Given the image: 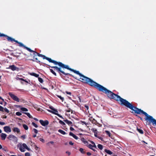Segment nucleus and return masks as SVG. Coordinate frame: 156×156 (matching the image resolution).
Here are the masks:
<instances>
[{"label": "nucleus", "mask_w": 156, "mask_h": 156, "mask_svg": "<svg viewBox=\"0 0 156 156\" xmlns=\"http://www.w3.org/2000/svg\"><path fill=\"white\" fill-rule=\"evenodd\" d=\"M50 72L52 73H53L55 76H56V73L52 69H50Z\"/></svg>", "instance_id": "33"}, {"label": "nucleus", "mask_w": 156, "mask_h": 156, "mask_svg": "<svg viewBox=\"0 0 156 156\" xmlns=\"http://www.w3.org/2000/svg\"><path fill=\"white\" fill-rule=\"evenodd\" d=\"M8 138L10 140H12V139H13L17 140V137L15 136L12 135H9Z\"/></svg>", "instance_id": "11"}, {"label": "nucleus", "mask_w": 156, "mask_h": 156, "mask_svg": "<svg viewBox=\"0 0 156 156\" xmlns=\"http://www.w3.org/2000/svg\"><path fill=\"white\" fill-rule=\"evenodd\" d=\"M104 151L109 155H111L113 154V153L111 151L106 149H105Z\"/></svg>", "instance_id": "19"}, {"label": "nucleus", "mask_w": 156, "mask_h": 156, "mask_svg": "<svg viewBox=\"0 0 156 156\" xmlns=\"http://www.w3.org/2000/svg\"><path fill=\"white\" fill-rule=\"evenodd\" d=\"M70 129L71 131H73L74 130V129L72 127H70Z\"/></svg>", "instance_id": "55"}, {"label": "nucleus", "mask_w": 156, "mask_h": 156, "mask_svg": "<svg viewBox=\"0 0 156 156\" xmlns=\"http://www.w3.org/2000/svg\"><path fill=\"white\" fill-rule=\"evenodd\" d=\"M52 63H53L54 64L56 65H58V62H57L54 60H53Z\"/></svg>", "instance_id": "32"}, {"label": "nucleus", "mask_w": 156, "mask_h": 156, "mask_svg": "<svg viewBox=\"0 0 156 156\" xmlns=\"http://www.w3.org/2000/svg\"><path fill=\"white\" fill-rule=\"evenodd\" d=\"M20 109L23 111L27 112L28 111L27 108L24 107H22Z\"/></svg>", "instance_id": "26"}, {"label": "nucleus", "mask_w": 156, "mask_h": 156, "mask_svg": "<svg viewBox=\"0 0 156 156\" xmlns=\"http://www.w3.org/2000/svg\"><path fill=\"white\" fill-rule=\"evenodd\" d=\"M28 74L31 76H34L36 77H38L39 76V75L35 73H29Z\"/></svg>", "instance_id": "17"}, {"label": "nucleus", "mask_w": 156, "mask_h": 156, "mask_svg": "<svg viewBox=\"0 0 156 156\" xmlns=\"http://www.w3.org/2000/svg\"><path fill=\"white\" fill-rule=\"evenodd\" d=\"M33 58H36V56H37V55L36 54V53H35V52H34V53L33 54Z\"/></svg>", "instance_id": "45"}, {"label": "nucleus", "mask_w": 156, "mask_h": 156, "mask_svg": "<svg viewBox=\"0 0 156 156\" xmlns=\"http://www.w3.org/2000/svg\"><path fill=\"white\" fill-rule=\"evenodd\" d=\"M33 137H36V134H34L33 135Z\"/></svg>", "instance_id": "62"}, {"label": "nucleus", "mask_w": 156, "mask_h": 156, "mask_svg": "<svg viewBox=\"0 0 156 156\" xmlns=\"http://www.w3.org/2000/svg\"><path fill=\"white\" fill-rule=\"evenodd\" d=\"M137 130L138 131V132L140 133V134H143L144 133V132L143 130L140 129H139L138 128L137 129Z\"/></svg>", "instance_id": "27"}, {"label": "nucleus", "mask_w": 156, "mask_h": 156, "mask_svg": "<svg viewBox=\"0 0 156 156\" xmlns=\"http://www.w3.org/2000/svg\"><path fill=\"white\" fill-rule=\"evenodd\" d=\"M16 114L17 115H18V116H20L21 115H22V114L21 112H16Z\"/></svg>", "instance_id": "41"}, {"label": "nucleus", "mask_w": 156, "mask_h": 156, "mask_svg": "<svg viewBox=\"0 0 156 156\" xmlns=\"http://www.w3.org/2000/svg\"><path fill=\"white\" fill-rule=\"evenodd\" d=\"M17 147L19 148L20 151L22 152H23L25 151L24 148L27 149L28 151H30V150L26 144L25 143L22 144L21 143H19L17 145Z\"/></svg>", "instance_id": "4"}, {"label": "nucleus", "mask_w": 156, "mask_h": 156, "mask_svg": "<svg viewBox=\"0 0 156 156\" xmlns=\"http://www.w3.org/2000/svg\"><path fill=\"white\" fill-rule=\"evenodd\" d=\"M4 131L6 132H10L11 131L10 127L8 126H5L4 127Z\"/></svg>", "instance_id": "10"}, {"label": "nucleus", "mask_w": 156, "mask_h": 156, "mask_svg": "<svg viewBox=\"0 0 156 156\" xmlns=\"http://www.w3.org/2000/svg\"><path fill=\"white\" fill-rule=\"evenodd\" d=\"M54 142L53 141H50L48 142L47 144L50 146V144H54Z\"/></svg>", "instance_id": "40"}, {"label": "nucleus", "mask_w": 156, "mask_h": 156, "mask_svg": "<svg viewBox=\"0 0 156 156\" xmlns=\"http://www.w3.org/2000/svg\"><path fill=\"white\" fill-rule=\"evenodd\" d=\"M38 81L41 83H42L43 82V79L41 78V77H38Z\"/></svg>", "instance_id": "31"}, {"label": "nucleus", "mask_w": 156, "mask_h": 156, "mask_svg": "<svg viewBox=\"0 0 156 156\" xmlns=\"http://www.w3.org/2000/svg\"><path fill=\"white\" fill-rule=\"evenodd\" d=\"M98 147L100 150H102L103 148V146L101 144H98Z\"/></svg>", "instance_id": "23"}, {"label": "nucleus", "mask_w": 156, "mask_h": 156, "mask_svg": "<svg viewBox=\"0 0 156 156\" xmlns=\"http://www.w3.org/2000/svg\"><path fill=\"white\" fill-rule=\"evenodd\" d=\"M50 108L51 110H48V111L49 112L55 114L58 116V111L57 109H55L53 108V107L52 106L50 107Z\"/></svg>", "instance_id": "7"}, {"label": "nucleus", "mask_w": 156, "mask_h": 156, "mask_svg": "<svg viewBox=\"0 0 156 156\" xmlns=\"http://www.w3.org/2000/svg\"><path fill=\"white\" fill-rule=\"evenodd\" d=\"M18 78L20 80H21L23 81H25V80L23 79V78Z\"/></svg>", "instance_id": "59"}, {"label": "nucleus", "mask_w": 156, "mask_h": 156, "mask_svg": "<svg viewBox=\"0 0 156 156\" xmlns=\"http://www.w3.org/2000/svg\"><path fill=\"white\" fill-rule=\"evenodd\" d=\"M9 68L11 69L12 71L19 70V68L16 67L14 65H11L9 66Z\"/></svg>", "instance_id": "9"}, {"label": "nucleus", "mask_w": 156, "mask_h": 156, "mask_svg": "<svg viewBox=\"0 0 156 156\" xmlns=\"http://www.w3.org/2000/svg\"><path fill=\"white\" fill-rule=\"evenodd\" d=\"M35 59L36 60V62L37 63H40V61L37 58H35Z\"/></svg>", "instance_id": "52"}, {"label": "nucleus", "mask_w": 156, "mask_h": 156, "mask_svg": "<svg viewBox=\"0 0 156 156\" xmlns=\"http://www.w3.org/2000/svg\"><path fill=\"white\" fill-rule=\"evenodd\" d=\"M91 119H93L91 120L90 119V120L91 121H92L93 123H94L96 122V120L94 119H93L92 117L91 118Z\"/></svg>", "instance_id": "43"}, {"label": "nucleus", "mask_w": 156, "mask_h": 156, "mask_svg": "<svg viewBox=\"0 0 156 156\" xmlns=\"http://www.w3.org/2000/svg\"><path fill=\"white\" fill-rule=\"evenodd\" d=\"M7 118V116L6 115H3L2 117V118L3 119H6Z\"/></svg>", "instance_id": "58"}, {"label": "nucleus", "mask_w": 156, "mask_h": 156, "mask_svg": "<svg viewBox=\"0 0 156 156\" xmlns=\"http://www.w3.org/2000/svg\"><path fill=\"white\" fill-rule=\"evenodd\" d=\"M12 130L14 132H16L17 133H19L20 132V129L17 127H14Z\"/></svg>", "instance_id": "15"}, {"label": "nucleus", "mask_w": 156, "mask_h": 156, "mask_svg": "<svg viewBox=\"0 0 156 156\" xmlns=\"http://www.w3.org/2000/svg\"><path fill=\"white\" fill-rule=\"evenodd\" d=\"M35 148L36 150H37L38 147L36 145H35Z\"/></svg>", "instance_id": "60"}, {"label": "nucleus", "mask_w": 156, "mask_h": 156, "mask_svg": "<svg viewBox=\"0 0 156 156\" xmlns=\"http://www.w3.org/2000/svg\"><path fill=\"white\" fill-rule=\"evenodd\" d=\"M23 128L25 129L26 130H28V127L27 126V125H26L23 124Z\"/></svg>", "instance_id": "25"}, {"label": "nucleus", "mask_w": 156, "mask_h": 156, "mask_svg": "<svg viewBox=\"0 0 156 156\" xmlns=\"http://www.w3.org/2000/svg\"><path fill=\"white\" fill-rule=\"evenodd\" d=\"M79 151L82 153L84 154L85 153V151H84L83 149L82 148H80L79 149Z\"/></svg>", "instance_id": "29"}, {"label": "nucleus", "mask_w": 156, "mask_h": 156, "mask_svg": "<svg viewBox=\"0 0 156 156\" xmlns=\"http://www.w3.org/2000/svg\"><path fill=\"white\" fill-rule=\"evenodd\" d=\"M81 122L82 123V124L83 125V124H85L86 126L87 125V123H86L85 121H81Z\"/></svg>", "instance_id": "47"}, {"label": "nucleus", "mask_w": 156, "mask_h": 156, "mask_svg": "<svg viewBox=\"0 0 156 156\" xmlns=\"http://www.w3.org/2000/svg\"><path fill=\"white\" fill-rule=\"evenodd\" d=\"M26 137V135H23L21 136V137L23 139H25Z\"/></svg>", "instance_id": "44"}, {"label": "nucleus", "mask_w": 156, "mask_h": 156, "mask_svg": "<svg viewBox=\"0 0 156 156\" xmlns=\"http://www.w3.org/2000/svg\"><path fill=\"white\" fill-rule=\"evenodd\" d=\"M52 68H54L55 70H56L57 71H58V67L57 66L51 67Z\"/></svg>", "instance_id": "34"}, {"label": "nucleus", "mask_w": 156, "mask_h": 156, "mask_svg": "<svg viewBox=\"0 0 156 156\" xmlns=\"http://www.w3.org/2000/svg\"><path fill=\"white\" fill-rule=\"evenodd\" d=\"M5 124V123L4 122H0V125H3Z\"/></svg>", "instance_id": "51"}, {"label": "nucleus", "mask_w": 156, "mask_h": 156, "mask_svg": "<svg viewBox=\"0 0 156 156\" xmlns=\"http://www.w3.org/2000/svg\"><path fill=\"white\" fill-rule=\"evenodd\" d=\"M8 94L9 96L13 100L18 102L20 101L19 98L12 92H9Z\"/></svg>", "instance_id": "6"}, {"label": "nucleus", "mask_w": 156, "mask_h": 156, "mask_svg": "<svg viewBox=\"0 0 156 156\" xmlns=\"http://www.w3.org/2000/svg\"><path fill=\"white\" fill-rule=\"evenodd\" d=\"M59 72L65 75L70 76L85 83L88 77L76 71L69 67V66L59 62Z\"/></svg>", "instance_id": "2"}, {"label": "nucleus", "mask_w": 156, "mask_h": 156, "mask_svg": "<svg viewBox=\"0 0 156 156\" xmlns=\"http://www.w3.org/2000/svg\"><path fill=\"white\" fill-rule=\"evenodd\" d=\"M24 114L26 115L29 118H32V116L30 115V113L28 112H24Z\"/></svg>", "instance_id": "24"}, {"label": "nucleus", "mask_w": 156, "mask_h": 156, "mask_svg": "<svg viewBox=\"0 0 156 156\" xmlns=\"http://www.w3.org/2000/svg\"><path fill=\"white\" fill-rule=\"evenodd\" d=\"M71 112V113H73V111L69 108L66 111V112Z\"/></svg>", "instance_id": "36"}, {"label": "nucleus", "mask_w": 156, "mask_h": 156, "mask_svg": "<svg viewBox=\"0 0 156 156\" xmlns=\"http://www.w3.org/2000/svg\"><path fill=\"white\" fill-rule=\"evenodd\" d=\"M0 37H3L5 38L3 39L4 40H5L6 39L7 40L9 41H11L12 42L13 41H14L17 44H19V46L20 47H22L24 48L27 50L28 51H29L30 52L34 51L31 50L29 48L26 47L25 45H24L23 43L21 42H19L17 40H16L12 38L11 37H10L4 34L1 33L0 32Z\"/></svg>", "instance_id": "3"}, {"label": "nucleus", "mask_w": 156, "mask_h": 156, "mask_svg": "<svg viewBox=\"0 0 156 156\" xmlns=\"http://www.w3.org/2000/svg\"><path fill=\"white\" fill-rule=\"evenodd\" d=\"M59 98L60 99L62 102H63L64 101V99L63 97H62L61 96L59 95Z\"/></svg>", "instance_id": "39"}, {"label": "nucleus", "mask_w": 156, "mask_h": 156, "mask_svg": "<svg viewBox=\"0 0 156 156\" xmlns=\"http://www.w3.org/2000/svg\"><path fill=\"white\" fill-rule=\"evenodd\" d=\"M4 111L5 112H6L8 113H9V110L6 108H4Z\"/></svg>", "instance_id": "35"}, {"label": "nucleus", "mask_w": 156, "mask_h": 156, "mask_svg": "<svg viewBox=\"0 0 156 156\" xmlns=\"http://www.w3.org/2000/svg\"><path fill=\"white\" fill-rule=\"evenodd\" d=\"M105 132L106 133L107 135L109 137L111 136V133L108 130L105 131Z\"/></svg>", "instance_id": "30"}, {"label": "nucleus", "mask_w": 156, "mask_h": 156, "mask_svg": "<svg viewBox=\"0 0 156 156\" xmlns=\"http://www.w3.org/2000/svg\"><path fill=\"white\" fill-rule=\"evenodd\" d=\"M138 117L141 120L143 121V119L140 117L138 116Z\"/></svg>", "instance_id": "61"}, {"label": "nucleus", "mask_w": 156, "mask_h": 156, "mask_svg": "<svg viewBox=\"0 0 156 156\" xmlns=\"http://www.w3.org/2000/svg\"><path fill=\"white\" fill-rule=\"evenodd\" d=\"M66 93L67 94L69 95V96H72V95L71 92H69V91H66Z\"/></svg>", "instance_id": "38"}, {"label": "nucleus", "mask_w": 156, "mask_h": 156, "mask_svg": "<svg viewBox=\"0 0 156 156\" xmlns=\"http://www.w3.org/2000/svg\"><path fill=\"white\" fill-rule=\"evenodd\" d=\"M69 135L73 136V137L76 140H78L79 139V138L76 136L71 132L69 133Z\"/></svg>", "instance_id": "13"}, {"label": "nucleus", "mask_w": 156, "mask_h": 156, "mask_svg": "<svg viewBox=\"0 0 156 156\" xmlns=\"http://www.w3.org/2000/svg\"><path fill=\"white\" fill-rule=\"evenodd\" d=\"M0 99L2 100V101H4V99L2 98L0 96Z\"/></svg>", "instance_id": "64"}, {"label": "nucleus", "mask_w": 156, "mask_h": 156, "mask_svg": "<svg viewBox=\"0 0 156 156\" xmlns=\"http://www.w3.org/2000/svg\"><path fill=\"white\" fill-rule=\"evenodd\" d=\"M39 122L43 126H47L49 124V122L47 120L43 121L42 120H40Z\"/></svg>", "instance_id": "8"}, {"label": "nucleus", "mask_w": 156, "mask_h": 156, "mask_svg": "<svg viewBox=\"0 0 156 156\" xmlns=\"http://www.w3.org/2000/svg\"><path fill=\"white\" fill-rule=\"evenodd\" d=\"M90 142L92 144V145L88 143V147L90 149L92 150L94 152H97V151L95 149L93 148L94 147L96 149H97L95 143L92 141H90Z\"/></svg>", "instance_id": "5"}, {"label": "nucleus", "mask_w": 156, "mask_h": 156, "mask_svg": "<svg viewBox=\"0 0 156 156\" xmlns=\"http://www.w3.org/2000/svg\"><path fill=\"white\" fill-rule=\"evenodd\" d=\"M35 52V53H36V54H37V55L38 56L41 57L42 58H43V59H45V57H46L45 56V55H43L42 54H40L39 53H38L37 52H36L35 51H33V52Z\"/></svg>", "instance_id": "16"}, {"label": "nucleus", "mask_w": 156, "mask_h": 156, "mask_svg": "<svg viewBox=\"0 0 156 156\" xmlns=\"http://www.w3.org/2000/svg\"><path fill=\"white\" fill-rule=\"evenodd\" d=\"M84 107L87 108V110L88 109H89V107H88V106L87 105H84Z\"/></svg>", "instance_id": "54"}, {"label": "nucleus", "mask_w": 156, "mask_h": 156, "mask_svg": "<svg viewBox=\"0 0 156 156\" xmlns=\"http://www.w3.org/2000/svg\"><path fill=\"white\" fill-rule=\"evenodd\" d=\"M32 124L36 128H37L38 127L37 125L34 122H32Z\"/></svg>", "instance_id": "37"}, {"label": "nucleus", "mask_w": 156, "mask_h": 156, "mask_svg": "<svg viewBox=\"0 0 156 156\" xmlns=\"http://www.w3.org/2000/svg\"><path fill=\"white\" fill-rule=\"evenodd\" d=\"M63 121L69 126H73V123L71 121H69L67 119L64 120Z\"/></svg>", "instance_id": "14"}, {"label": "nucleus", "mask_w": 156, "mask_h": 156, "mask_svg": "<svg viewBox=\"0 0 156 156\" xmlns=\"http://www.w3.org/2000/svg\"><path fill=\"white\" fill-rule=\"evenodd\" d=\"M6 136L7 135L5 133H2L1 134V137L2 140H5L6 138Z\"/></svg>", "instance_id": "18"}, {"label": "nucleus", "mask_w": 156, "mask_h": 156, "mask_svg": "<svg viewBox=\"0 0 156 156\" xmlns=\"http://www.w3.org/2000/svg\"><path fill=\"white\" fill-rule=\"evenodd\" d=\"M142 142H143L144 143L146 144H147V143L146 142L144 141L143 140L142 141Z\"/></svg>", "instance_id": "63"}, {"label": "nucleus", "mask_w": 156, "mask_h": 156, "mask_svg": "<svg viewBox=\"0 0 156 156\" xmlns=\"http://www.w3.org/2000/svg\"><path fill=\"white\" fill-rule=\"evenodd\" d=\"M59 133L63 135H65L66 134V133L64 131L60 129H59Z\"/></svg>", "instance_id": "28"}, {"label": "nucleus", "mask_w": 156, "mask_h": 156, "mask_svg": "<svg viewBox=\"0 0 156 156\" xmlns=\"http://www.w3.org/2000/svg\"><path fill=\"white\" fill-rule=\"evenodd\" d=\"M45 59H46L48 61L50 62H52V61L53 60H52V59H51V58H49L48 57H45Z\"/></svg>", "instance_id": "22"}, {"label": "nucleus", "mask_w": 156, "mask_h": 156, "mask_svg": "<svg viewBox=\"0 0 156 156\" xmlns=\"http://www.w3.org/2000/svg\"><path fill=\"white\" fill-rule=\"evenodd\" d=\"M94 130H95V131H97V129H95L93 128L91 129V130L93 133H94V135L97 138L98 136L97 135V133H95V132H94Z\"/></svg>", "instance_id": "20"}, {"label": "nucleus", "mask_w": 156, "mask_h": 156, "mask_svg": "<svg viewBox=\"0 0 156 156\" xmlns=\"http://www.w3.org/2000/svg\"><path fill=\"white\" fill-rule=\"evenodd\" d=\"M33 131H34V132L35 133H38V131L37 130L35 129H33Z\"/></svg>", "instance_id": "48"}, {"label": "nucleus", "mask_w": 156, "mask_h": 156, "mask_svg": "<svg viewBox=\"0 0 156 156\" xmlns=\"http://www.w3.org/2000/svg\"><path fill=\"white\" fill-rule=\"evenodd\" d=\"M59 123H60L63 126L65 127L66 126V124L62 121L61 120H59Z\"/></svg>", "instance_id": "21"}, {"label": "nucleus", "mask_w": 156, "mask_h": 156, "mask_svg": "<svg viewBox=\"0 0 156 156\" xmlns=\"http://www.w3.org/2000/svg\"><path fill=\"white\" fill-rule=\"evenodd\" d=\"M39 140L40 141H41L42 142H44V140L43 139L41 138H40L39 139Z\"/></svg>", "instance_id": "57"}, {"label": "nucleus", "mask_w": 156, "mask_h": 156, "mask_svg": "<svg viewBox=\"0 0 156 156\" xmlns=\"http://www.w3.org/2000/svg\"><path fill=\"white\" fill-rule=\"evenodd\" d=\"M69 144L71 145H73L74 144V143L72 142L71 141H70L69 142Z\"/></svg>", "instance_id": "50"}, {"label": "nucleus", "mask_w": 156, "mask_h": 156, "mask_svg": "<svg viewBox=\"0 0 156 156\" xmlns=\"http://www.w3.org/2000/svg\"><path fill=\"white\" fill-rule=\"evenodd\" d=\"M100 140H101V141H103V138L101 137V136H98V137H97Z\"/></svg>", "instance_id": "46"}, {"label": "nucleus", "mask_w": 156, "mask_h": 156, "mask_svg": "<svg viewBox=\"0 0 156 156\" xmlns=\"http://www.w3.org/2000/svg\"><path fill=\"white\" fill-rule=\"evenodd\" d=\"M87 154L88 155V156H90L91 155V153L90 152H88L87 153Z\"/></svg>", "instance_id": "56"}, {"label": "nucleus", "mask_w": 156, "mask_h": 156, "mask_svg": "<svg viewBox=\"0 0 156 156\" xmlns=\"http://www.w3.org/2000/svg\"><path fill=\"white\" fill-rule=\"evenodd\" d=\"M30 154L29 152H27L25 153V156H30Z\"/></svg>", "instance_id": "49"}, {"label": "nucleus", "mask_w": 156, "mask_h": 156, "mask_svg": "<svg viewBox=\"0 0 156 156\" xmlns=\"http://www.w3.org/2000/svg\"><path fill=\"white\" fill-rule=\"evenodd\" d=\"M81 140L85 145L88 147L89 143H88V141L87 140H86L84 138L82 137L81 138Z\"/></svg>", "instance_id": "12"}, {"label": "nucleus", "mask_w": 156, "mask_h": 156, "mask_svg": "<svg viewBox=\"0 0 156 156\" xmlns=\"http://www.w3.org/2000/svg\"><path fill=\"white\" fill-rule=\"evenodd\" d=\"M85 83L94 87L99 91L104 93L110 99H113L117 101H120V103L121 105H124L131 109L132 110L131 112L132 113L144 115L145 116L144 119L145 120L147 121L146 124H147L150 125L152 123L154 126L155 125L156 126V120L153 118L152 116L149 115L146 112L141 109L138 108L134 106L127 101L108 90L102 85L94 81L88 77Z\"/></svg>", "instance_id": "1"}, {"label": "nucleus", "mask_w": 156, "mask_h": 156, "mask_svg": "<svg viewBox=\"0 0 156 156\" xmlns=\"http://www.w3.org/2000/svg\"><path fill=\"white\" fill-rule=\"evenodd\" d=\"M66 154H68V155H69V156L70 155V154H71V153L70 152H69V151H66Z\"/></svg>", "instance_id": "53"}, {"label": "nucleus", "mask_w": 156, "mask_h": 156, "mask_svg": "<svg viewBox=\"0 0 156 156\" xmlns=\"http://www.w3.org/2000/svg\"><path fill=\"white\" fill-rule=\"evenodd\" d=\"M0 111L2 112H4V108L1 105H0Z\"/></svg>", "instance_id": "42"}]
</instances>
